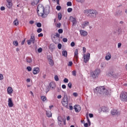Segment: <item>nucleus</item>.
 <instances>
[{"label":"nucleus","mask_w":127,"mask_h":127,"mask_svg":"<svg viewBox=\"0 0 127 127\" xmlns=\"http://www.w3.org/2000/svg\"><path fill=\"white\" fill-rule=\"evenodd\" d=\"M89 22L88 21H85L84 22H83L82 25H83V26H87L88 25H89Z\"/></svg>","instance_id":"c85d7f7f"},{"label":"nucleus","mask_w":127,"mask_h":127,"mask_svg":"<svg viewBox=\"0 0 127 127\" xmlns=\"http://www.w3.org/2000/svg\"><path fill=\"white\" fill-rule=\"evenodd\" d=\"M74 109L75 110V112L76 113H79L80 111H81V107L79 105H76L74 106Z\"/></svg>","instance_id":"4468645a"},{"label":"nucleus","mask_w":127,"mask_h":127,"mask_svg":"<svg viewBox=\"0 0 127 127\" xmlns=\"http://www.w3.org/2000/svg\"><path fill=\"white\" fill-rule=\"evenodd\" d=\"M37 27H41V26H42L41 23L39 22V23H37Z\"/></svg>","instance_id":"a18cd8bd"},{"label":"nucleus","mask_w":127,"mask_h":127,"mask_svg":"<svg viewBox=\"0 0 127 127\" xmlns=\"http://www.w3.org/2000/svg\"><path fill=\"white\" fill-rule=\"evenodd\" d=\"M66 4L67 6H72V2L71 1H68Z\"/></svg>","instance_id":"e433bc0d"},{"label":"nucleus","mask_w":127,"mask_h":127,"mask_svg":"<svg viewBox=\"0 0 127 127\" xmlns=\"http://www.w3.org/2000/svg\"><path fill=\"white\" fill-rule=\"evenodd\" d=\"M29 23H30V24H33V23H34V21L31 20L29 21Z\"/></svg>","instance_id":"774afa93"},{"label":"nucleus","mask_w":127,"mask_h":127,"mask_svg":"<svg viewBox=\"0 0 127 127\" xmlns=\"http://www.w3.org/2000/svg\"><path fill=\"white\" fill-rule=\"evenodd\" d=\"M26 39L25 38V39H24V40L21 42V45H23L24 44V42H25V40H26Z\"/></svg>","instance_id":"680f3d73"},{"label":"nucleus","mask_w":127,"mask_h":127,"mask_svg":"<svg viewBox=\"0 0 127 127\" xmlns=\"http://www.w3.org/2000/svg\"><path fill=\"white\" fill-rule=\"evenodd\" d=\"M58 47L59 49H61V48H62V45L61 44H59Z\"/></svg>","instance_id":"8fccbe9b"},{"label":"nucleus","mask_w":127,"mask_h":127,"mask_svg":"<svg viewBox=\"0 0 127 127\" xmlns=\"http://www.w3.org/2000/svg\"><path fill=\"white\" fill-rule=\"evenodd\" d=\"M5 9V8L4 7V6H1L0 7V10L3 11V10H4Z\"/></svg>","instance_id":"69168bd1"},{"label":"nucleus","mask_w":127,"mask_h":127,"mask_svg":"<svg viewBox=\"0 0 127 127\" xmlns=\"http://www.w3.org/2000/svg\"><path fill=\"white\" fill-rule=\"evenodd\" d=\"M72 65H73V63L72 62H69L67 65L69 67H70V66H72Z\"/></svg>","instance_id":"37998d69"},{"label":"nucleus","mask_w":127,"mask_h":127,"mask_svg":"<svg viewBox=\"0 0 127 127\" xmlns=\"http://www.w3.org/2000/svg\"><path fill=\"white\" fill-rule=\"evenodd\" d=\"M56 8L57 10H60L61 9V6L58 5L56 7Z\"/></svg>","instance_id":"864d4df0"},{"label":"nucleus","mask_w":127,"mask_h":127,"mask_svg":"<svg viewBox=\"0 0 127 127\" xmlns=\"http://www.w3.org/2000/svg\"><path fill=\"white\" fill-rule=\"evenodd\" d=\"M67 86L69 89H71L72 88V83L69 82L67 84Z\"/></svg>","instance_id":"4c0bfd02"},{"label":"nucleus","mask_w":127,"mask_h":127,"mask_svg":"<svg viewBox=\"0 0 127 127\" xmlns=\"http://www.w3.org/2000/svg\"><path fill=\"white\" fill-rule=\"evenodd\" d=\"M72 75L76 76V70L72 71Z\"/></svg>","instance_id":"e2e57ef3"},{"label":"nucleus","mask_w":127,"mask_h":127,"mask_svg":"<svg viewBox=\"0 0 127 127\" xmlns=\"http://www.w3.org/2000/svg\"><path fill=\"white\" fill-rule=\"evenodd\" d=\"M55 81H59V78L58 77V75L55 76Z\"/></svg>","instance_id":"a19ab883"},{"label":"nucleus","mask_w":127,"mask_h":127,"mask_svg":"<svg viewBox=\"0 0 127 127\" xmlns=\"http://www.w3.org/2000/svg\"><path fill=\"white\" fill-rule=\"evenodd\" d=\"M30 40L32 42L33 44H34V43H35V37H34V36H31V38Z\"/></svg>","instance_id":"5701e85b"},{"label":"nucleus","mask_w":127,"mask_h":127,"mask_svg":"<svg viewBox=\"0 0 127 127\" xmlns=\"http://www.w3.org/2000/svg\"><path fill=\"white\" fill-rule=\"evenodd\" d=\"M46 115L48 118H51L52 117V113L50 111H46Z\"/></svg>","instance_id":"393cba45"},{"label":"nucleus","mask_w":127,"mask_h":127,"mask_svg":"<svg viewBox=\"0 0 127 127\" xmlns=\"http://www.w3.org/2000/svg\"><path fill=\"white\" fill-rule=\"evenodd\" d=\"M62 103V105L65 107V108L68 107V96H67V94H66V93H64V97Z\"/></svg>","instance_id":"39448f33"},{"label":"nucleus","mask_w":127,"mask_h":127,"mask_svg":"<svg viewBox=\"0 0 127 127\" xmlns=\"http://www.w3.org/2000/svg\"><path fill=\"white\" fill-rule=\"evenodd\" d=\"M86 49L85 48V47H83V53L84 54L86 53Z\"/></svg>","instance_id":"052dcab7"},{"label":"nucleus","mask_w":127,"mask_h":127,"mask_svg":"<svg viewBox=\"0 0 127 127\" xmlns=\"http://www.w3.org/2000/svg\"><path fill=\"white\" fill-rule=\"evenodd\" d=\"M62 88L63 89H66V85L65 84H63L62 86Z\"/></svg>","instance_id":"338daca9"},{"label":"nucleus","mask_w":127,"mask_h":127,"mask_svg":"<svg viewBox=\"0 0 127 127\" xmlns=\"http://www.w3.org/2000/svg\"><path fill=\"white\" fill-rule=\"evenodd\" d=\"M84 13L87 17L96 18L99 13L98 11L93 9H87L84 10Z\"/></svg>","instance_id":"f03ea898"},{"label":"nucleus","mask_w":127,"mask_h":127,"mask_svg":"<svg viewBox=\"0 0 127 127\" xmlns=\"http://www.w3.org/2000/svg\"><path fill=\"white\" fill-rule=\"evenodd\" d=\"M74 57L76 59H78V49H76L74 52Z\"/></svg>","instance_id":"bb28decb"},{"label":"nucleus","mask_w":127,"mask_h":127,"mask_svg":"<svg viewBox=\"0 0 127 127\" xmlns=\"http://www.w3.org/2000/svg\"><path fill=\"white\" fill-rule=\"evenodd\" d=\"M72 10H73V9H72V8H67V11L68 12H71Z\"/></svg>","instance_id":"5fc2aeb1"},{"label":"nucleus","mask_w":127,"mask_h":127,"mask_svg":"<svg viewBox=\"0 0 127 127\" xmlns=\"http://www.w3.org/2000/svg\"><path fill=\"white\" fill-rule=\"evenodd\" d=\"M56 27L58 28H60V27H61V23H59L57 24Z\"/></svg>","instance_id":"ea45409f"},{"label":"nucleus","mask_w":127,"mask_h":127,"mask_svg":"<svg viewBox=\"0 0 127 127\" xmlns=\"http://www.w3.org/2000/svg\"><path fill=\"white\" fill-rule=\"evenodd\" d=\"M13 24L14 25H15L16 26L18 25L19 24V22L17 20V19H16L15 20L13 21Z\"/></svg>","instance_id":"cd10ccee"},{"label":"nucleus","mask_w":127,"mask_h":127,"mask_svg":"<svg viewBox=\"0 0 127 127\" xmlns=\"http://www.w3.org/2000/svg\"><path fill=\"white\" fill-rule=\"evenodd\" d=\"M40 0H33L34 2H35V4H38Z\"/></svg>","instance_id":"6e6d98bb"},{"label":"nucleus","mask_w":127,"mask_h":127,"mask_svg":"<svg viewBox=\"0 0 127 127\" xmlns=\"http://www.w3.org/2000/svg\"><path fill=\"white\" fill-rule=\"evenodd\" d=\"M71 21L72 22V26H75L76 24H77V20L75 19V18H74L73 17H71Z\"/></svg>","instance_id":"6ab92c4d"},{"label":"nucleus","mask_w":127,"mask_h":127,"mask_svg":"<svg viewBox=\"0 0 127 127\" xmlns=\"http://www.w3.org/2000/svg\"><path fill=\"white\" fill-rule=\"evenodd\" d=\"M0 80H3V75L1 74H0Z\"/></svg>","instance_id":"4d7b16f0"},{"label":"nucleus","mask_w":127,"mask_h":127,"mask_svg":"<svg viewBox=\"0 0 127 127\" xmlns=\"http://www.w3.org/2000/svg\"><path fill=\"white\" fill-rule=\"evenodd\" d=\"M26 60L27 63H31V62H32V59H31V58L27 57Z\"/></svg>","instance_id":"a878e982"},{"label":"nucleus","mask_w":127,"mask_h":127,"mask_svg":"<svg viewBox=\"0 0 127 127\" xmlns=\"http://www.w3.org/2000/svg\"><path fill=\"white\" fill-rule=\"evenodd\" d=\"M31 43H32V42L30 40L27 41V44H28V45H30Z\"/></svg>","instance_id":"3c124183"},{"label":"nucleus","mask_w":127,"mask_h":127,"mask_svg":"<svg viewBox=\"0 0 127 127\" xmlns=\"http://www.w3.org/2000/svg\"><path fill=\"white\" fill-rule=\"evenodd\" d=\"M73 95L74 97H77L78 96V93H77V92H73Z\"/></svg>","instance_id":"13d9d810"},{"label":"nucleus","mask_w":127,"mask_h":127,"mask_svg":"<svg viewBox=\"0 0 127 127\" xmlns=\"http://www.w3.org/2000/svg\"><path fill=\"white\" fill-rule=\"evenodd\" d=\"M90 53H87L86 55L84 54L83 55V61L84 63H87V62H89V60H90Z\"/></svg>","instance_id":"6e6552de"},{"label":"nucleus","mask_w":127,"mask_h":127,"mask_svg":"<svg viewBox=\"0 0 127 127\" xmlns=\"http://www.w3.org/2000/svg\"><path fill=\"white\" fill-rule=\"evenodd\" d=\"M7 94H12V92L13 90H12V88L11 87H8L7 89Z\"/></svg>","instance_id":"412c9836"},{"label":"nucleus","mask_w":127,"mask_h":127,"mask_svg":"<svg viewBox=\"0 0 127 127\" xmlns=\"http://www.w3.org/2000/svg\"><path fill=\"white\" fill-rule=\"evenodd\" d=\"M105 91H106V88L105 86H100L99 87H97L94 90V93L97 94L99 96L105 93Z\"/></svg>","instance_id":"7ed1b4c3"},{"label":"nucleus","mask_w":127,"mask_h":127,"mask_svg":"<svg viewBox=\"0 0 127 127\" xmlns=\"http://www.w3.org/2000/svg\"><path fill=\"white\" fill-rule=\"evenodd\" d=\"M38 36V37H43V34L42 33L39 34Z\"/></svg>","instance_id":"bf43d9fd"},{"label":"nucleus","mask_w":127,"mask_h":127,"mask_svg":"<svg viewBox=\"0 0 127 127\" xmlns=\"http://www.w3.org/2000/svg\"><path fill=\"white\" fill-rule=\"evenodd\" d=\"M111 113L112 116H117L119 115V112H118V110L113 109L111 111Z\"/></svg>","instance_id":"2eb2a0df"},{"label":"nucleus","mask_w":127,"mask_h":127,"mask_svg":"<svg viewBox=\"0 0 127 127\" xmlns=\"http://www.w3.org/2000/svg\"><path fill=\"white\" fill-rule=\"evenodd\" d=\"M58 125L60 127H63V125L65 126L66 125V119L65 117H63L61 116H59L58 117Z\"/></svg>","instance_id":"20e7f679"},{"label":"nucleus","mask_w":127,"mask_h":127,"mask_svg":"<svg viewBox=\"0 0 127 127\" xmlns=\"http://www.w3.org/2000/svg\"><path fill=\"white\" fill-rule=\"evenodd\" d=\"M114 14L115 16L119 17V16H121V15H122L123 11L121 10H119L118 11H117Z\"/></svg>","instance_id":"ddd939ff"},{"label":"nucleus","mask_w":127,"mask_h":127,"mask_svg":"<svg viewBox=\"0 0 127 127\" xmlns=\"http://www.w3.org/2000/svg\"><path fill=\"white\" fill-rule=\"evenodd\" d=\"M38 53H41L42 52V48H40L38 49Z\"/></svg>","instance_id":"79ce46f5"},{"label":"nucleus","mask_w":127,"mask_h":127,"mask_svg":"<svg viewBox=\"0 0 127 127\" xmlns=\"http://www.w3.org/2000/svg\"><path fill=\"white\" fill-rule=\"evenodd\" d=\"M111 58H112V55H111V53H107L106 55V56L105 57L106 60H107V61H109V60H110Z\"/></svg>","instance_id":"aec40b11"},{"label":"nucleus","mask_w":127,"mask_h":127,"mask_svg":"<svg viewBox=\"0 0 127 127\" xmlns=\"http://www.w3.org/2000/svg\"><path fill=\"white\" fill-rule=\"evenodd\" d=\"M49 64L51 65V66H53V65H54V62L52 59L50 60Z\"/></svg>","instance_id":"2f4dec72"},{"label":"nucleus","mask_w":127,"mask_h":127,"mask_svg":"<svg viewBox=\"0 0 127 127\" xmlns=\"http://www.w3.org/2000/svg\"><path fill=\"white\" fill-rule=\"evenodd\" d=\"M120 98L122 101H124V102H127V92L125 91H123L120 94Z\"/></svg>","instance_id":"0eeeda50"},{"label":"nucleus","mask_w":127,"mask_h":127,"mask_svg":"<svg viewBox=\"0 0 127 127\" xmlns=\"http://www.w3.org/2000/svg\"><path fill=\"white\" fill-rule=\"evenodd\" d=\"M76 1L78 2H81V3H83L84 1H85V0H76Z\"/></svg>","instance_id":"de8ad7c7"},{"label":"nucleus","mask_w":127,"mask_h":127,"mask_svg":"<svg viewBox=\"0 0 127 127\" xmlns=\"http://www.w3.org/2000/svg\"><path fill=\"white\" fill-rule=\"evenodd\" d=\"M58 19L59 20H61V19H62V14H61V13H58Z\"/></svg>","instance_id":"473e14b6"},{"label":"nucleus","mask_w":127,"mask_h":127,"mask_svg":"<svg viewBox=\"0 0 127 127\" xmlns=\"http://www.w3.org/2000/svg\"><path fill=\"white\" fill-rule=\"evenodd\" d=\"M80 33L81 36H87L88 35V32L83 30H80Z\"/></svg>","instance_id":"dca6fc26"},{"label":"nucleus","mask_w":127,"mask_h":127,"mask_svg":"<svg viewBox=\"0 0 127 127\" xmlns=\"http://www.w3.org/2000/svg\"><path fill=\"white\" fill-rule=\"evenodd\" d=\"M8 106L9 108H12L13 107V102H12V99L11 98H8Z\"/></svg>","instance_id":"9b49d317"},{"label":"nucleus","mask_w":127,"mask_h":127,"mask_svg":"<svg viewBox=\"0 0 127 127\" xmlns=\"http://www.w3.org/2000/svg\"><path fill=\"white\" fill-rule=\"evenodd\" d=\"M63 42H67V41H68V40L66 38H64L63 39Z\"/></svg>","instance_id":"09e8293b"},{"label":"nucleus","mask_w":127,"mask_h":127,"mask_svg":"<svg viewBox=\"0 0 127 127\" xmlns=\"http://www.w3.org/2000/svg\"><path fill=\"white\" fill-rule=\"evenodd\" d=\"M50 88H52V89H54L55 87H56V85L54 82H51L50 83Z\"/></svg>","instance_id":"b1692460"},{"label":"nucleus","mask_w":127,"mask_h":127,"mask_svg":"<svg viewBox=\"0 0 127 127\" xmlns=\"http://www.w3.org/2000/svg\"><path fill=\"white\" fill-rule=\"evenodd\" d=\"M37 10L39 16H41L43 18H45L49 14V12H50V7L48 6L44 8V6L42 4H39Z\"/></svg>","instance_id":"f257e3e1"},{"label":"nucleus","mask_w":127,"mask_h":127,"mask_svg":"<svg viewBox=\"0 0 127 127\" xmlns=\"http://www.w3.org/2000/svg\"><path fill=\"white\" fill-rule=\"evenodd\" d=\"M13 44L15 46H18V42H17V41H14L13 42Z\"/></svg>","instance_id":"72a5a7b5"},{"label":"nucleus","mask_w":127,"mask_h":127,"mask_svg":"<svg viewBox=\"0 0 127 127\" xmlns=\"http://www.w3.org/2000/svg\"><path fill=\"white\" fill-rule=\"evenodd\" d=\"M41 100L43 101V102H45L47 100V98L45 96H42L41 97Z\"/></svg>","instance_id":"7c9ffc66"},{"label":"nucleus","mask_w":127,"mask_h":127,"mask_svg":"<svg viewBox=\"0 0 127 127\" xmlns=\"http://www.w3.org/2000/svg\"><path fill=\"white\" fill-rule=\"evenodd\" d=\"M52 37L53 38L54 42H56V40H59V38H60V34L56 33V35H52ZM57 38L58 39H56Z\"/></svg>","instance_id":"1a4fd4ad"},{"label":"nucleus","mask_w":127,"mask_h":127,"mask_svg":"<svg viewBox=\"0 0 127 127\" xmlns=\"http://www.w3.org/2000/svg\"><path fill=\"white\" fill-rule=\"evenodd\" d=\"M107 75L109 77H113V78H118V73L114 71H110L108 73V74H107Z\"/></svg>","instance_id":"9d476101"},{"label":"nucleus","mask_w":127,"mask_h":127,"mask_svg":"<svg viewBox=\"0 0 127 127\" xmlns=\"http://www.w3.org/2000/svg\"><path fill=\"white\" fill-rule=\"evenodd\" d=\"M39 67H35L33 68V73L34 75H36V74H38L39 73Z\"/></svg>","instance_id":"f3484780"},{"label":"nucleus","mask_w":127,"mask_h":127,"mask_svg":"<svg viewBox=\"0 0 127 127\" xmlns=\"http://www.w3.org/2000/svg\"><path fill=\"white\" fill-rule=\"evenodd\" d=\"M100 72H101L100 69H96L95 70V71H92L91 72L92 77L93 79H96V78H98V77H99V75H100Z\"/></svg>","instance_id":"423d86ee"},{"label":"nucleus","mask_w":127,"mask_h":127,"mask_svg":"<svg viewBox=\"0 0 127 127\" xmlns=\"http://www.w3.org/2000/svg\"><path fill=\"white\" fill-rule=\"evenodd\" d=\"M7 4H6V6L8 8H11V6H12V3L11 1H7Z\"/></svg>","instance_id":"4be33fe9"},{"label":"nucleus","mask_w":127,"mask_h":127,"mask_svg":"<svg viewBox=\"0 0 127 127\" xmlns=\"http://www.w3.org/2000/svg\"><path fill=\"white\" fill-rule=\"evenodd\" d=\"M58 33H59V34H61L62 33H63V29H59L58 30Z\"/></svg>","instance_id":"f704fd0d"},{"label":"nucleus","mask_w":127,"mask_h":127,"mask_svg":"<svg viewBox=\"0 0 127 127\" xmlns=\"http://www.w3.org/2000/svg\"><path fill=\"white\" fill-rule=\"evenodd\" d=\"M111 91L112 90L110 89H106V91H104V94L107 95V96H111V93H112Z\"/></svg>","instance_id":"a211bd4d"},{"label":"nucleus","mask_w":127,"mask_h":127,"mask_svg":"<svg viewBox=\"0 0 127 127\" xmlns=\"http://www.w3.org/2000/svg\"><path fill=\"white\" fill-rule=\"evenodd\" d=\"M101 111L102 112H103V113H108V112L110 111V109L108 107H107L106 106H103L101 107Z\"/></svg>","instance_id":"f8f14e48"},{"label":"nucleus","mask_w":127,"mask_h":127,"mask_svg":"<svg viewBox=\"0 0 127 127\" xmlns=\"http://www.w3.org/2000/svg\"><path fill=\"white\" fill-rule=\"evenodd\" d=\"M26 69L28 70V72H30L32 70V68H31L30 66H27Z\"/></svg>","instance_id":"c9c22d12"},{"label":"nucleus","mask_w":127,"mask_h":127,"mask_svg":"<svg viewBox=\"0 0 127 127\" xmlns=\"http://www.w3.org/2000/svg\"><path fill=\"white\" fill-rule=\"evenodd\" d=\"M42 31V29L41 28H38L37 30V32H38V33H40V32H41Z\"/></svg>","instance_id":"c03bdc74"},{"label":"nucleus","mask_w":127,"mask_h":127,"mask_svg":"<svg viewBox=\"0 0 127 127\" xmlns=\"http://www.w3.org/2000/svg\"><path fill=\"white\" fill-rule=\"evenodd\" d=\"M121 46H122V43H118V48H121Z\"/></svg>","instance_id":"0e129e2a"},{"label":"nucleus","mask_w":127,"mask_h":127,"mask_svg":"<svg viewBox=\"0 0 127 127\" xmlns=\"http://www.w3.org/2000/svg\"><path fill=\"white\" fill-rule=\"evenodd\" d=\"M70 46L71 47H74V46H75V42H72L70 43Z\"/></svg>","instance_id":"49530a36"},{"label":"nucleus","mask_w":127,"mask_h":127,"mask_svg":"<svg viewBox=\"0 0 127 127\" xmlns=\"http://www.w3.org/2000/svg\"><path fill=\"white\" fill-rule=\"evenodd\" d=\"M64 83H68L69 82V79H68L67 78H65L64 79Z\"/></svg>","instance_id":"58836bf2"},{"label":"nucleus","mask_w":127,"mask_h":127,"mask_svg":"<svg viewBox=\"0 0 127 127\" xmlns=\"http://www.w3.org/2000/svg\"><path fill=\"white\" fill-rule=\"evenodd\" d=\"M86 119H87V122L89 123V125L90 126V125H91V122H90V119H89V117H88V116H87Z\"/></svg>","instance_id":"603ef678"},{"label":"nucleus","mask_w":127,"mask_h":127,"mask_svg":"<svg viewBox=\"0 0 127 127\" xmlns=\"http://www.w3.org/2000/svg\"><path fill=\"white\" fill-rule=\"evenodd\" d=\"M62 55H63V56H64V57H67V51H63L62 52Z\"/></svg>","instance_id":"c756f323"}]
</instances>
